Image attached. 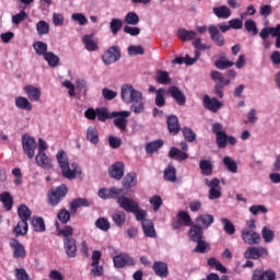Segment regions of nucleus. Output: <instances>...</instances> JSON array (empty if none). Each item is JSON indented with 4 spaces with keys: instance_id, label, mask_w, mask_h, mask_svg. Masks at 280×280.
I'll return each mask as SVG.
<instances>
[{
    "instance_id": "obj_27",
    "label": "nucleus",
    "mask_w": 280,
    "mask_h": 280,
    "mask_svg": "<svg viewBox=\"0 0 280 280\" xmlns=\"http://www.w3.org/2000/svg\"><path fill=\"white\" fill-rule=\"evenodd\" d=\"M141 225L145 237H156V230H154V222L152 220H143Z\"/></svg>"
},
{
    "instance_id": "obj_15",
    "label": "nucleus",
    "mask_w": 280,
    "mask_h": 280,
    "mask_svg": "<svg viewBox=\"0 0 280 280\" xmlns=\"http://www.w3.org/2000/svg\"><path fill=\"white\" fill-rule=\"evenodd\" d=\"M126 165L124 162H116L108 168V174L110 178H114L115 180H121L124 178Z\"/></svg>"
},
{
    "instance_id": "obj_17",
    "label": "nucleus",
    "mask_w": 280,
    "mask_h": 280,
    "mask_svg": "<svg viewBox=\"0 0 280 280\" xmlns=\"http://www.w3.org/2000/svg\"><path fill=\"white\" fill-rule=\"evenodd\" d=\"M63 248L67 257L73 259L78 256V244L75 238H63Z\"/></svg>"
},
{
    "instance_id": "obj_60",
    "label": "nucleus",
    "mask_w": 280,
    "mask_h": 280,
    "mask_svg": "<svg viewBox=\"0 0 280 280\" xmlns=\"http://www.w3.org/2000/svg\"><path fill=\"white\" fill-rule=\"evenodd\" d=\"M245 30L247 32H252L254 36H257V34H259V28H257V23H255L254 20H247L245 22Z\"/></svg>"
},
{
    "instance_id": "obj_40",
    "label": "nucleus",
    "mask_w": 280,
    "mask_h": 280,
    "mask_svg": "<svg viewBox=\"0 0 280 280\" xmlns=\"http://www.w3.org/2000/svg\"><path fill=\"white\" fill-rule=\"evenodd\" d=\"M15 106L20 108V110H32V103L25 96L15 97Z\"/></svg>"
},
{
    "instance_id": "obj_50",
    "label": "nucleus",
    "mask_w": 280,
    "mask_h": 280,
    "mask_svg": "<svg viewBox=\"0 0 280 280\" xmlns=\"http://www.w3.org/2000/svg\"><path fill=\"white\" fill-rule=\"evenodd\" d=\"M221 222L223 224V231H225L228 235H235V225L233 222H231V220L222 218Z\"/></svg>"
},
{
    "instance_id": "obj_20",
    "label": "nucleus",
    "mask_w": 280,
    "mask_h": 280,
    "mask_svg": "<svg viewBox=\"0 0 280 280\" xmlns=\"http://www.w3.org/2000/svg\"><path fill=\"white\" fill-rule=\"evenodd\" d=\"M188 237L190 242H200L205 237V229L200 224H191L188 231Z\"/></svg>"
},
{
    "instance_id": "obj_13",
    "label": "nucleus",
    "mask_w": 280,
    "mask_h": 280,
    "mask_svg": "<svg viewBox=\"0 0 280 280\" xmlns=\"http://www.w3.org/2000/svg\"><path fill=\"white\" fill-rule=\"evenodd\" d=\"M117 203L119 205L120 209H124L128 213H132V211H137V209H139V203L126 196L118 197Z\"/></svg>"
},
{
    "instance_id": "obj_58",
    "label": "nucleus",
    "mask_w": 280,
    "mask_h": 280,
    "mask_svg": "<svg viewBox=\"0 0 280 280\" xmlns=\"http://www.w3.org/2000/svg\"><path fill=\"white\" fill-rule=\"evenodd\" d=\"M96 117L98 121H106L107 119H110V114L108 113V108L106 107L96 108Z\"/></svg>"
},
{
    "instance_id": "obj_45",
    "label": "nucleus",
    "mask_w": 280,
    "mask_h": 280,
    "mask_svg": "<svg viewBox=\"0 0 280 280\" xmlns=\"http://www.w3.org/2000/svg\"><path fill=\"white\" fill-rule=\"evenodd\" d=\"M176 167L170 165L164 170V180H168V183H176Z\"/></svg>"
},
{
    "instance_id": "obj_54",
    "label": "nucleus",
    "mask_w": 280,
    "mask_h": 280,
    "mask_svg": "<svg viewBox=\"0 0 280 280\" xmlns=\"http://www.w3.org/2000/svg\"><path fill=\"white\" fill-rule=\"evenodd\" d=\"M125 23L127 25H139V14L137 12H128L125 16Z\"/></svg>"
},
{
    "instance_id": "obj_42",
    "label": "nucleus",
    "mask_w": 280,
    "mask_h": 280,
    "mask_svg": "<svg viewBox=\"0 0 280 280\" xmlns=\"http://www.w3.org/2000/svg\"><path fill=\"white\" fill-rule=\"evenodd\" d=\"M122 27L124 21L117 18L112 19L109 23V30L114 36H117V34L119 33V31H121Z\"/></svg>"
},
{
    "instance_id": "obj_53",
    "label": "nucleus",
    "mask_w": 280,
    "mask_h": 280,
    "mask_svg": "<svg viewBox=\"0 0 280 280\" xmlns=\"http://www.w3.org/2000/svg\"><path fill=\"white\" fill-rule=\"evenodd\" d=\"M182 132L185 141H188V143L196 141V132H194L191 128L184 127L182 128Z\"/></svg>"
},
{
    "instance_id": "obj_57",
    "label": "nucleus",
    "mask_w": 280,
    "mask_h": 280,
    "mask_svg": "<svg viewBox=\"0 0 280 280\" xmlns=\"http://www.w3.org/2000/svg\"><path fill=\"white\" fill-rule=\"evenodd\" d=\"M57 218L61 224H67L71 220V212L67 209H60L57 213Z\"/></svg>"
},
{
    "instance_id": "obj_28",
    "label": "nucleus",
    "mask_w": 280,
    "mask_h": 280,
    "mask_svg": "<svg viewBox=\"0 0 280 280\" xmlns=\"http://www.w3.org/2000/svg\"><path fill=\"white\" fill-rule=\"evenodd\" d=\"M170 159H176V161H187L189 154L176 147H172L168 151Z\"/></svg>"
},
{
    "instance_id": "obj_36",
    "label": "nucleus",
    "mask_w": 280,
    "mask_h": 280,
    "mask_svg": "<svg viewBox=\"0 0 280 280\" xmlns=\"http://www.w3.org/2000/svg\"><path fill=\"white\" fill-rule=\"evenodd\" d=\"M31 224L36 233H45L47 230L45 226V219L42 217H33Z\"/></svg>"
},
{
    "instance_id": "obj_7",
    "label": "nucleus",
    "mask_w": 280,
    "mask_h": 280,
    "mask_svg": "<svg viewBox=\"0 0 280 280\" xmlns=\"http://www.w3.org/2000/svg\"><path fill=\"white\" fill-rule=\"evenodd\" d=\"M102 259V252L94 250L92 253V262H91V275L92 277H103L104 276V266L100 265Z\"/></svg>"
},
{
    "instance_id": "obj_59",
    "label": "nucleus",
    "mask_w": 280,
    "mask_h": 280,
    "mask_svg": "<svg viewBox=\"0 0 280 280\" xmlns=\"http://www.w3.org/2000/svg\"><path fill=\"white\" fill-rule=\"evenodd\" d=\"M195 243L197 244L195 253H207L209 250V243L205 240L199 238V241H195Z\"/></svg>"
},
{
    "instance_id": "obj_25",
    "label": "nucleus",
    "mask_w": 280,
    "mask_h": 280,
    "mask_svg": "<svg viewBox=\"0 0 280 280\" xmlns=\"http://www.w3.org/2000/svg\"><path fill=\"white\" fill-rule=\"evenodd\" d=\"M24 91L31 102H38L40 100V88H36L34 85H26L24 86Z\"/></svg>"
},
{
    "instance_id": "obj_63",
    "label": "nucleus",
    "mask_w": 280,
    "mask_h": 280,
    "mask_svg": "<svg viewBox=\"0 0 280 280\" xmlns=\"http://www.w3.org/2000/svg\"><path fill=\"white\" fill-rule=\"evenodd\" d=\"M226 139H228L226 131L217 135V145L220 150H224V148H226Z\"/></svg>"
},
{
    "instance_id": "obj_23",
    "label": "nucleus",
    "mask_w": 280,
    "mask_h": 280,
    "mask_svg": "<svg viewBox=\"0 0 280 280\" xmlns=\"http://www.w3.org/2000/svg\"><path fill=\"white\" fill-rule=\"evenodd\" d=\"M35 161L38 167H42V170H51V167H54V164L51 163L49 156H47V153H38L35 156Z\"/></svg>"
},
{
    "instance_id": "obj_52",
    "label": "nucleus",
    "mask_w": 280,
    "mask_h": 280,
    "mask_svg": "<svg viewBox=\"0 0 280 280\" xmlns=\"http://www.w3.org/2000/svg\"><path fill=\"white\" fill-rule=\"evenodd\" d=\"M127 51L131 57L143 56V54H145V48H143L141 45H131L128 47Z\"/></svg>"
},
{
    "instance_id": "obj_5",
    "label": "nucleus",
    "mask_w": 280,
    "mask_h": 280,
    "mask_svg": "<svg viewBox=\"0 0 280 280\" xmlns=\"http://www.w3.org/2000/svg\"><path fill=\"white\" fill-rule=\"evenodd\" d=\"M128 117H130V112L128 110L110 113V119H114V126L122 131H126V128H128Z\"/></svg>"
},
{
    "instance_id": "obj_30",
    "label": "nucleus",
    "mask_w": 280,
    "mask_h": 280,
    "mask_svg": "<svg viewBox=\"0 0 280 280\" xmlns=\"http://www.w3.org/2000/svg\"><path fill=\"white\" fill-rule=\"evenodd\" d=\"M177 36L183 43H188L196 38L197 33L195 31H187V28H178Z\"/></svg>"
},
{
    "instance_id": "obj_18",
    "label": "nucleus",
    "mask_w": 280,
    "mask_h": 280,
    "mask_svg": "<svg viewBox=\"0 0 280 280\" xmlns=\"http://www.w3.org/2000/svg\"><path fill=\"white\" fill-rule=\"evenodd\" d=\"M115 268H125V266H135V258L128 256L127 254H119L113 258Z\"/></svg>"
},
{
    "instance_id": "obj_26",
    "label": "nucleus",
    "mask_w": 280,
    "mask_h": 280,
    "mask_svg": "<svg viewBox=\"0 0 280 280\" xmlns=\"http://www.w3.org/2000/svg\"><path fill=\"white\" fill-rule=\"evenodd\" d=\"M0 202H2L5 211H12V207H14V197L8 191H3L0 194Z\"/></svg>"
},
{
    "instance_id": "obj_44",
    "label": "nucleus",
    "mask_w": 280,
    "mask_h": 280,
    "mask_svg": "<svg viewBox=\"0 0 280 280\" xmlns=\"http://www.w3.org/2000/svg\"><path fill=\"white\" fill-rule=\"evenodd\" d=\"M71 167L68 164V170H66V172H68V174L72 175V177H66L68 180L75 179V176H82V168L78 165V163H72Z\"/></svg>"
},
{
    "instance_id": "obj_9",
    "label": "nucleus",
    "mask_w": 280,
    "mask_h": 280,
    "mask_svg": "<svg viewBox=\"0 0 280 280\" xmlns=\"http://www.w3.org/2000/svg\"><path fill=\"white\" fill-rule=\"evenodd\" d=\"M241 235L243 242H245V244H248L249 246H255V244H261V235L255 232V230H248V228H245L241 231Z\"/></svg>"
},
{
    "instance_id": "obj_14",
    "label": "nucleus",
    "mask_w": 280,
    "mask_h": 280,
    "mask_svg": "<svg viewBox=\"0 0 280 280\" xmlns=\"http://www.w3.org/2000/svg\"><path fill=\"white\" fill-rule=\"evenodd\" d=\"M10 246L13 249L14 259H25L27 257V252L25 250V246L19 242L16 238H12L10 241Z\"/></svg>"
},
{
    "instance_id": "obj_1",
    "label": "nucleus",
    "mask_w": 280,
    "mask_h": 280,
    "mask_svg": "<svg viewBox=\"0 0 280 280\" xmlns=\"http://www.w3.org/2000/svg\"><path fill=\"white\" fill-rule=\"evenodd\" d=\"M120 97L125 104H131L130 112L141 115L145 110L143 93L135 89L131 84H124L120 88Z\"/></svg>"
},
{
    "instance_id": "obj_34",
    "label": "nucleus",
    "mask_w": 280,
    "mask_h": 280,
    "mask_svg": "<svg viewBox=\"0 0 280 280\" xmlns=\"http://www.w3.org/2000/svg\"><path fill=\"white\" fill-rule=\"evenodd\" d=\"M137 185V173H128L122 179V187L125 189H132Z\"/></svg>"
},
{
    "instance_id": "obj_3",
    "label": "nucleus",
    "mask_w": 280,
    "mask_h": 280,
    "mask_svg": "<svg viewBox=\"0 0 280 280\" xmlns=\"http://www.w3.org/2000/svg\"><path fill=\"white\" fill-rule=\"evenodd\" d=\"M67 194H69V188H67V185L65 184H61L60 186L50 189V191L48 192V205H50L51 207H58V203L65 200Z\"/></svg>"
},
{
    "instance_id": "obj_39",
    "label": "nucleus",
    "mask_w": 280,
    "mask_h": 280,
    "mask_svg": "<svg viewBox=\"0 0 280 280\" xmlns=\"http://www.w3.org/2000/svg\"><path fill=\"white\" fill-rule=\"evenodd\" d=\"M112 220H113L114 224H116L118 226V229H121V226H124V224H126V212H124L121 210H116L112 214Z\"/></svg>"
},
{
    "instance_id": "obj_48",
    "label": "nucleus",
    "mask_w": 280,
    "mask_h": 280,
    "mask_svg": "<svg viewBox=\"0 0 280 280\" xmlns=\"http://www.w3.org/2000/svg\"><path fill=\"white\" fill-rule=\"evenodd\" d=\"M83 43H84L85 49H88V51H97V43H95V40H93V35H85L83 37Z\"/></svg>"
},
{
    "instance_id": "obj_8",
    "label": "nucleus",
    "mask_w": 280,
    "mask_h": 280,
    "mask_svg": "<svg viewBox=\"0 0 280 280\" xmlns=\"http://www.w3.org/2000/svg\"><path fill=\"white\" fill-rule=\"evenodd\" d=\"M121 58V50L118 46L109 47L102 56L104 65H115Z\"/></svg>"
},
{
    "instance_id": "obj_43",
    "label": "nucleus",
    "mask_w": 280,
    "mask_h": 280,
    "mask_svg": "<svg viewBox=\"0 0 280 280\" xmlns=\"http://www.w3.org/2000/svg\"><path fill=\"white\" fill-rule=\"evenodd\" d=\"M44 60L48 62L49 67L56 68L58 65H60V57L56 56L52 51H49L48 54L44 55Z\"/></svg>"
},
{
    "instance_id": "obj_46",
    "label": "nucleus",
    "mask_w": 280,
    "mask_h": 280,
    "mask_svg": "<svg viewBox=\"0 0 280 280\" xmlns=\"http://www.w3.org/2000/svg\"><path fill=\"white\" fill-rule=\"evenodd\" d=\"M261 237L266 244H271V242H275V231L270 230L268 226H264Z\"/></svg>"
},
{
    "instance_id": "obj_16",
    "label": "nucleus",
    "mask_w": 280,
    "mask_h": 280,
    "mask_svg": "<svg viewBox=\"0 0 280 280\" xmlns=\"http://www.w3.org/2000/svg\"><path fill=\"white\" fill-rule=\"evenodd\" d=\"M208 32L210 34L211 40L218 46V47H224L225 45V39L224 35L220 33V28L215 26L214 24L210 25L208 27Z\"/></svg>"
},
{
    "instance_id": "obj_38",
    "label": "nucleus",
    "mask_w": 280,
    "mask_h": 280,
    "mask_svg": "<svg viewBox=\"0 0 280 280\" xmlns=\"http://www.w3.org/2000/svg\"><path fill=\"white\" fill-rule=\"evenodd\" d=\"M58 235L63 237V240H73V228L66 225L63 229H60V223H56Z\"/></svg>"
},
{
    "instance_id": "obj_24",
    "label": "nucleus",
    "mask_w": 280,
    "mask_h": 280,
    "mask_svg": "<svg viewBox=\"0 0 280 280\" xmlns=\"http://www.w3.org/2000/svg\"><path fill=\"white\" fill-rule=\"evenodd\" d=\"M215 219L212 214H200L195 219L196 224H199L201 229L207 230L213 224Z\"/></svg>"
},
{
    "instance_id": "obj_62",
    "label": "nucleus",
    "mask_w": 280,
    "mask_h": 280,
    "mask_svg": "<svg viewBox=\"0 0 280 280\" xmlns=\"http://www.w3.org/2000/svg\"><path fill=\"white\" fill-rule=\"evenodd\" d=\"M37 34L39 36H43L49 32V24L45 21H39L36 24Z\"/></svg>"
},
{
    "instance_id": "obj_56",
    "label": "nucleus",
    "mask_w": 280,
    "mask_h": 280,
    "mask_svg": "<svg viewBox=\"0 0 280 280\" xmlns=\"http://www.w3.org/2000/svg\"><path fill=\"white\" fill-rule=\"evenodd\" d=\"M155 105H158L160 108H163V106H165V89H158L155 96Z\"/></svg>"
},
{
    "instance_id": "obj_11",
    "label": "nucleus",
    "mask_w": 280,
    "mask_h": 280,
    "mask_svg": "<svg viewBox=\"0 0 280 280\" xmlns=\"http://www.w3.org/2000/svg\"><path fill=\"white\" fill-rule=\"evenodd\" d=\"M56 156L63 178L73 177L71 173L67 171L69 170V159L67 158V152H65V150H60Z\"/></svg>"
},
{
    "instance_id": "obj_35",
    "label": "nucleus",
    "mask_w": 280,
    "mask_h": 280,
    "mask_svg": "<svg viewBox=\"0 0 280 280\" xmlns=\"http://www.w3.org/2000/svg\"><path fill=\"white\" fill-rule=\"evenodd\" d=\"M80 207H91V202L88 201L86 198H77L73 199L70 203V210L72 211V213H77Z\"/></svg>"
},
{
    "instance_id": "obj_31",
    "label": "nucleus",
    "mask_w": 280,
    "mask_h": 280,
    "mask_svg": "<svg viewBox=\"0 0 280 280\" xmlns=\"http://www.w3.org/2000/svg\"><path fill=\"white\" fill-rule=\"evenodd\" d=\"M154 80L158 84H171L172 79L170 78V73L165 70H156Z\"/></svg>"
},
{
    "instance_id": "obj_64",
    "label": "nucleus",
    "mask_w": 280,
    "mask_h": 280,
    "mask_svg": "<svg viewBox=\"0 0 280 280\" xmlns=\"http://www.w3.org/2000/svg\"><path fill=\"white\" fill-rule=\"evenodd\" d=\"M102 95H103L104 100H106V102H110V101L115 100V97H117V92H115L108 88H105L102 90Z\"/></svg>"
},
{
    "instance_id": "obj_29",
    "label": "nucleus",
    "mask_w": 280,
    "mask_h": 280,
    "mask_svg": "<svg viewBox=\"0 0 280 280\" xmlns=\"http://www.w3.org/2000/svg\"><path fill=\"white\" fill-rule=\"evenodd\" d=\"M167 128L171 135H177L180 132V125L178 124V117L176 115L167 117Z\"/></svg>"
},
{
    "instance_id": "obj_37",
    "label": "nucleus",
    "mask_w": 280,
    "mask_h": 280,
    "mask_svg": "<svg viewBox=\"0 0 280 280\" xmlns=\"http://www.w3.org/2000/svg\"><path fill=\"white\" fill-rule=\"evenodd\" d=\"M86 140L90 141L93 145L100 143V131L95 127H89L86 130Z\"/></svg>"
},
{
    "instance_id": "obj_22",
    "label": "nucleus",
    "mask_w": 280,
    "mask_h": 280,
    "mask_svg": "<svg viewBox=\"0 0 280 280\" xmlns=\"http://www.w3.org/2000/svg\"><path fill=\"white\" fill-rule=\"evenodd\" d=\"M153 271L156 277H161V279H167V277H170V268L166 262L155 261L153 264Z\"/></svg>"
},
{
    "instance_id": "obj_49",
    "label": "nucleus",
    "mask_w": 280,
    "mask_h": 280,
    "mask_svg": "<svg viewBox=\"0 0 280 280\" xmlns=\"http://www.w3.org/2000/svg\"><path fill=\"white\" fill-rule=\"evenodd\" d=\"M160 148H163V140H155L153 142H149L145 145V151L148 154H154Z\"/></svg>"
},
{
    "instance_id": "obj_4",
    "label": "nucleus",
    "mask_w": 280,
    "mask_h": 280,
    "mask_svg": "<svg viewBox=\"0 0 280 280\" xmlns=\"http://www.w3.org/2000/svg\"><path fill=\"white\" fill-rule=\"evenodd\" d=\"M22 148L24 154H26L28 159H33L36 154L38 143H36V139H34L32 136L24 135L22 136Z\"/></svg>"
},
{
    "instance_id": "obj_51",
    "label": "nucleus",
    "mask_w": 280,
    "mask_h": 280,
    "mask_svg": "<svg viewBox=\"0 0 280 280\" xmlns=\"http://www.w3.org/2000/svg\"><path fill=\"white\" fill-rule=\"evenodd\" d=\"M223 164L225 165L228 172H232V174H237V163L234 162L231 156H225L223 159Z\"/></svg>"
},
{
    "instance_id": "obj_33",
    "label": "nucleus",
    "mask_w": 280,
    "mask_h": 280,
    "mask_svg": "<svg viewBox=\"0 0 280 280\" xmlns=\"http://www.w3.org/2000/svg\"><path fill=\"white\" fill-rule=\"evenodd\" d=\"M199 170H201L202 176H213V164L209 160H201Z\"/></svg>"
},
{
    "instance_id": "obj_2",
    "label": "nucleus",
    "mask_w": 280,
    "mask_h": 280,
    "mask_svg": "<svg viewBox=\"0 0 280 280\" xmlns=\"http://www.w3.org/2000/svg\"><path fill=\"white\" fill-rule=\"evenodd\" d=\"M18 215L20 218V221L13 228V233L15 237H21V236H24L30 229V225L27 224V220L32 218V210H30V207L22 203L18 208Z\"/></svg>"
},
{
    "instance_id": "obj_41",
    "label": "nucleus",
    "mask_w": 280,
    "mask_h": 280,
    "mask_svg": "<svg viewBox=\"0 0 280 280\" xmlns=\"http://www.w3.org/2000/svg\"><path fill=\"white\" fill-rule=\"evenodd\" d=\"M177 220L182 226H191L194 224V221L187 211H179L177 214Z\"/></svg>"
},
{
    "instance_id": "obj_55",
    "label": "nucleus",
    "mask_w": 280,
    "mask_h": 280,
    "mask_svg": "<svg viewBox=\"0 0 280 280\" xmlns=\"http://www.w3.org/2000/svg\"><path fill=\"white\" fill-rule=\"evenodd\" d=\"M33 49H35L37 56H44L47 52V44L45 42H35L33 44Z\"/></svg>"
},
{
    "instance_id": "obj_10",
    "label": "nucleus",
    "mask_w": 280,
    "mask_h": 280,
    "mask_svg": "<svg viewBox=\"0 0 280 280\" xmlns=\"http://www.w3.org/2000/svg\"><path fill=\"white\" fill-rule=\"evenodd\" d=\"M121 194H124V189L112 187V188H101L98 190V198H102V200H110L116 199L119 200L121 197Z\"/></svg>"
},
{
    "instance_id": "obj_12",
    "label": "nucleus",
    "mask_w": 280,
    "mask_h": 280,
    "mask_svg": "<svg viewBox=\"0 0 280 280\" xmlns=\"http://www.w3.org/2000/svg\"><path fill=\"white\" fill-rule=\"evenodd\" d=\"M166 93L167 95H171L173 100H175L178 106H185V104H187V96H185V93H183L180 88L172 85L168 88Z\"/></svg>"
},
{
    "instance_id": "obj_32",
    "label": "nucleus",
    "mask_w": 280,
    "mask_h": 280,
    "mask_svg": "<svg viewBox=\"0 0 280 280\" xmlns=\"http://www.w3.org/2000/svg\"><path fill=\"white\" fill-rule=\"evenodd\" d=\"M212 12L218 19H231V9L226 5L214 7Z\"/></svg>"
},
{
    "instance_id": "obj_6",
    "label": "nucleus",
    "mask_w": 280,
    "mask_h": 280,
    "mask_svg": "<svg viewBox=\"0 0 280 280\" xmlns=\"http://www.w3.org/2000/svg\"><path fill=\"white\" fill-rule=\"evenodd\" d=\"M268 255H270L268 248L264 246H249L244 252L245 259H266Z\"/></svg>"
},
{
    "instance_id": "obj_47",
    "label": "nucleus",
    "mask_w": 280,
    "mask_h": 280,
    "mask_svg": "<svg viewBox=\"0 0 280 280\" xmlns=\"http://www.w3.org/2000/svg\"><path fill=\"white\" fill-rule=\"evenodd\" d=\"M224 80H225L224 75L221 74V78L217 81V83L214 85V94L220 100H222V97H224Z\"/></svg>"
},
{
    "instance_id": "obj_19",
    "label": "nucleus",
    "mask_w": 280,
    "mask_h": 280,
    "mask_svg": "<svg viewBox=\"0 0 280 280\" xmlns=\"http://www.w3.org/2000/svg\"><path fill=\"white\" fill-rule=\"evenodd\" d=\"M252 280H277V272L272 269H256L253 272Z\"/></svg>"
},
{
    "instance_id": "obj_21",
    "label": "nucleus",
    "mask_w": 280,
    "mask_h": 280,
    "mask_svg": "<svg viewBox=\"0 0 280 280\" xmlns=\"http://www.w3.org/2000/svg\"><path fill=\"white\" fill-rule=\"evenodd\" d=\"M203 106L212 113H218L220 108H222V102H220L217 97L211 98L209 95H205Z\"/></svg>"
},
{
    "instance_id": "obj_61",
    "label": "nucleus",
    "mask_w": 280,
    "mask_h": 280,
    "mask_svg": "<svg viewBox=\"0 0 280 280\" xmlns=\"http://www.w3.org/2000/svg\"><path fill=\"white\" fill-rule=\"evenodd\" d=\"M95 226L101 231H108V229H110V222H108L106 218H98L95 222Z\"/></svg>"
}]
</instances>
